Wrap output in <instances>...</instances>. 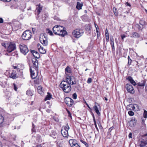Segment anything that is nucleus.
<instances>
[{
	"mask_svg": "<svg viewBox=\"0 0 147 147\" xmlns=\"http://www.w3.org/2000/svg\"><path fill=\"white\" fill-rule=\"evenodd\" d=\"M53 30L55 34L63 37L67 33L65 28L60 26H55L53 27Z\"/></svg>",
	"mask_w": 147,
	"mask_h": 147,
	"instance_id": "obj_1",
	"label": "nucleus"
},
{
	"mask_svg": "<svg viewBox=\"0 0 147 147\" xmlns=\"http://www.w3.org/2000/svg\"><path fill=\"white\" fill-rule=\"evenodd\" d=\"M60 87L62 88L63 92L66 93H68L71 90V87L69 84L65 81H62L60 84Z\"/></svg>",
	"mask_w": 147,
	"mask_h": 147,
	"instance_id": "obj_2",
	"label": "nucleus"
},
{
	"mask_svg": "<svg viewBox=\"0 0 147 147\" xmlns=\"http://www.w3.org/2000/svg\"><path fill=\"white\" fill-rule=\"evenodd\" d=\"M84 32L82 30L80 29H76L74 30L72 32V35L76 38H78L82 35Z\"/></svg>",
	"mask_w": 147,
	"mask_h": 147,
	"instance_id": "obj_3",
	"label": "nucleus"
},
{
	"mask_svg": "<svg viewBox=\"0 0 147 147\" xmlns=\"http://www.w3.org/2000/svg\"><path fill=\"white\" fill-rule=\"evenodd\" d=\"M14 68L13 71H15V74H16V76L18 78L19 76H20L22 72L21 70H22V67L20 64L18 65L17 66H13Z\"/></svg>",
	"mask_w": 147,
	"mask_h": 147,
	"instance_id": "obj_4",
	"label": "nucleus"
},
{
	"mask_svg": "<svg viewBox=\"0 0 147 147\" xmlns=\"http://www.w3.org/2000/svg\"><path fill=\"white\" fill-rule=\"evenodd\" d=\"M32 33L29 30H26L23 33L22 37L24 40H27L30 39L31 37Z\"/></svg>",
	"mask_w": 147,
	"mask_h": 147,
	"instance_id": "obj_5",
	"label": "nucleus"
},
{
	"mask_svg": "<svg viewBox=\"0 0 147 147\" xmlns=\"http://www.w3.org/2000/svg\"><path fill=\"white\" fill-rule=\"evenodd\" d=\"M69 127L68 124L61 130V134L64 137L67 138L68 136V130Z\"/></svg>",
	"mask_w": 147,
	"mask_h": 147,
	"instance_id": "obj_6",
	"label": "nucleus"
},
{
	"mask_svg": "<svg viewBox=\"0 0 147 147\" xmlns=\"http://www.w3.org/2000/svg\"><path fill=\"white\" fill-rule=\"evenodd\" d=\"M19 47L21 53L24 55H26L28 52L29 50L26 45L24 44L20 45Z\"/></svg>",
	"mask_w": 147,
	"mask_h": 147,
	"instance_id": "obj_7",
	"label": "nucleus"
},
{
	"mask_svg": "<svg viewBox=\"0 0 147 147\" xmlns=\"http://www.w3.org/2000/svg\"><path fill=\"white\" fill-rule=\"evenodd\" d=\"M16 49V44L13 42H10L7 47V51L11 53Z\"/></svg>",
	"mask_w": 147,
	"mask_h": 147,
	"instance_id": "obj_8",
	"label": "nucleus"
},
{
	"mask_svg": "<svg viewBox=\"0 0 147 147\" xmlns=\"http://www.w3.org/2000/svg\"><path fill=\"white\" fill-rule=\"evenodd\" d=\"M65 102L67 105L69 107H71L74 103L73 100L68 97H67L65 98Z\"/></svg>",
	"mask_w": 147,
	"mask_h": 147,
	"instance_id": "obj_9",
	"label": "nucleus"
},
{
	"mask_svg": "<svg viewBox=\"0 0 147 147\" xmlns=\"http://www.w3.org/2000/svg\"><path fill=\"white\" fill-rule=\"evenodd\" d=\"M138 144L140 147H144L146 146L147 144V140L142 137L139 139Z\"/></svg>",
	"mask_w": 147,
	"mask_h": 147,
	"instance_id": "obj_10",
	"label": "nucleus"
},
{
	"mask_svg": "<svg viewBox=\"0 0 147 147\" xmlns=\"http://www.w3.org/2000/svg\"><path fill=\"white\" fill-rule=\"evenodd\" d=\"M66 81L65 82H67L70 85L75 84L76 83V82L75 81V79L73 76H70L67 77L66 78Z\"/></svg>",
	"mask_w": 147,
	"mask_h": 147,
	"instance_id": "obj_11",
	"label": "nucleus"
},
{
	"mask_svg": "<svg viewBox=\"0 0 147 147\" xmlns=\"http://www.w3.org/2000/svg\"><path fill=\"white\" fill-rule=\"evenodd\" d=\"M33 65L30 67V68H33L36 72H37L38 71V62L37 59H35L34 61L32 60Z\"/></svg>",
	"mask_w": 147,
	"mask_h": 147,
	"instance_id": "obj_12",
	"label": "nucleus"
},
{
	"mask_svg": "<svg viewBox=\"0 0 147 147\" xmlns=\"http://www.w3.org/2000/svg\"><path fill=\"white\" fill-rule=\"evenodd\" d=\"M125 87L128 92L132 94L134 93V90L133 88L130 84H127L126 85Z\"/></svg>",
	"mask_w": 147,
	"mask_h": 147,
	"instance_id": "obj_13",
	"label": "nucleus"
},
{
	"mask_svg": "<svg viewBox=\"0 0 147 147\" xmlns=\"http://www.w3.org/2000/svg\"><path fill=\"white\" fill-rule=\"evenodd\" d=\"M35 72L36 71L33 68H30V72L31 74V76L32 79H35L36 78L37 76L35 74Z\"/></svg>",
	"mask_w": 147,
	"mask_h": 147,
	"instance_id": "obj_14",
	"label": "nucleus"
},
{
	"mask_svg": "<svg viewBox=\"0 0 147 147\" xmlns=\"http://www.w3.org/2000/svg\"><path fill=\"white\" fill-rule=\"evenodd\" d=\"M37 46L39 51L40 53L42 54H45L46 53L45 49L40 44L38 45Z\"/></svg>",
	"mask_w": 147,
	"mask_h": 147,
	"instance_id": "obj_15",
	"label": "nucleus"
},
{
	"mask_svg": "<svg viewBox=\"0 0 147 147\" xmlns=\"http://www.w3.org/2000/svg\"><path fill=\"white\" fill-rule=\"evenodd\" d=\"M30 51L33 55L36 58L38 59L40 57L39 54L37 52L32 50H30Z\"/></svg>",
	"mask_w": 147,
	"mask_h": 147,
	"instance_id": "obj_16",
	"label": "nucleus"
},
{
	"mask_svg": "<svg viewBox=\"0 0 147 147\" xmlns=\"http://www.w3.org/2000/svg\"><path fill=\"white\" fill-rule=\"evenodd\" d=\"M15 71H12V72L9 76V77L13 79H15L17 78V74H15Z\"/></svg>",
	"mask_w": 147,
	"mask_h": 147,
	"instance_id": "obj_17",
	"label": "nucleus"
},
{
	"mask_svg": "<svg viewBox=\"0 0 147 147\" xmlns=\"http://www.w3.org/2000/svg\"><path fill=\"white\" fill-rule=\"evenodd\" d=\"M69 142L71 146L77 144L76 140H75L73 139L70 140Z\"/></svg>",
	"mask_w": 147,
	"mask_h": 147,
	"instance_id": "obj_18",
	"label": "nucleus"
},
{
	"mask_svg": "<svg viewBox=\"0 0 147 147\" xmlns=\"http://www.w3.org/2000/svg\"><path fill=\"white\" fill-rule=\"evenodd\" d=\"M146 84L145 80H142L140 82L138 83V85L140 86L144 87Z\"/></svg>",
	"mask_w": 147,
	"mask_h": 147,
	"instance_id": "obj_19",
	"label": "nucleus"
},
{
	"mask_svg": "<svg viewBox=\"0 0 147 147\" xmlns=\"http://www.w3.org/2000/svg\"><path fill=\"white\" fill-rule=\"evenodd\" d=\"M110 40L111 41L110 44L112 47V50H114L115 47L114 46V38H113V37H112V38H110Z\"/></svg>",
	"mask_w": 147,
	"mask_h": 147,
	"instance_id": "obj_20",
	"label": "nucleus"
},
{
	"mask_svg": "<svg viewBox=\"0 0 147 147\" xmlns=\"http://www.w3.org/2000/svg\"><path fill=\"white\" fill-rule=\"evenodd\" d=\"M41 43L45 46H46L48 45V42L47 40H44L41 38H39Z\"/></svg>",
	"mask_w": 147,
	"mask_h": 147,
	"instance_id": "obj_21",
	"label": "nucleus"
},
{
	"mask_svg": "<svg viewBox=\"0 0 147 147\" xmlns=\"http://www.w3.org/2000/svg\"><path fill=\"white\" fill-rule=\"evenodd\" d=\"M132 36L131 37H134L135 38H138L140 37V35L137 32H133L132 34Z\"/></svg>",
	"mask_w": 147,
	"mask_h": 147,
	"instance_id": "obj_22",
	"label": "nucleus"
},
{
	"mask_svg": "<svg viewBox=\"0 0 147 147\" xmlns=\"http://www.w3.org/2000/svg\"><path fill=\"white\" fill-rule=\"evenodd\" d=\"M52 98V95L50 93L48 92L47 95L46 96L45 98V100L46 101L48 100H50Z\"/></svg>",
	"mask_w": 147,
	"mask_h": 147,
	"instance_id": "obj_23",
	"label": "nucleus"
},
{
	"mask_svg": "<svg viewBox=\"0 0 147 147\" xmlns=\"http://www.w3.org/2000/svg\"><path fill=\"white\" fill-rule=\"evenodd\" d=\"M82 3H81L79 2H77L76 7L78 10H80L82 9V7L83 6Z\"/></svg>",
	"mask_w": 147,
	"mask_h": 147,
	"instance_id": "obj_24",
	"label": "nucleus"
},
{
	"mask_svg": "<svg viewBox=\"0 0 147 147\" xmlns=\"http://www.w3.org/2000/svg\"><path fill=\"white\" fill-rule=\"evenodd\" d=\"M127 110H133L134 109V104H130L129 105H128L127 107Z\"/></svg>",
	"mask_w": 147,
	"mask_h": 147,
	"instance_id": "obj_25",
	"label": "nucleus"
},
{
	"mask_svg": "<svg viewBox=\"0 0 147 147\" xmlns=\"http://www.w3.org/2000/svg\"><path fill=\"white\" fill-rule=\"evenodd\" d=\"M94 111L98 115H100V113L98 110V109L96 105H95L94 106Z\"/></svg>",
	"mask_w": 147,
	"mask_h": 147,
	"instance_id": "obj_26",
	"label": "nucleus"
},
{
	"mask_svg": "<svg viewBox=\"0 0 147 147\" xmlns=\"http://www.w3.org/2000/svg\"><path fill=\"white\" fill-rule=\"evenodd\" d=\"M134 104V109L133 111H138L139 109V106L136 104Z\"/></svg>",
	"mask_w": 147,
	"mask_h": 147,
	"instance_id": "obj_27",
	"label": "nucleus"
},
{
	"mask_svg": "<svg viewBox=\"0 0 147 147\" xmlns=\"http://www.w3.org/2000/svg\"><path fill=\"white\" fill-rule=\"evenodd\" d=\"M40 38H41L43 40H47L46 34H40Z\"/></svg>",
	"mask_w": 147,
	"mask_h": 147,
	"instance_id": "obj_28",
	"label": "nucleus"
},
{
	"mask_svg": "<svg viewBox=\"0 0 147 147\" xmlns=\"http://www.w3.org/2000/svg\"><path fill=\"white\" fill-rule=\"evenodd\" d=\"M65 72H67L68 73H71V68L67 66L65 69Z\"/></svg>",
	"mask_w": 147,
	"mask_h": 147,
	"instance_id": "obj_29",
	"label": "nucleus"
},
{
	"mask_svg": "<svg viewBox=\"0 0 147 147\" xmlns=\"http://www.w3.org/2000/svg\"><path fill=\"white\" fill-rule=\"evenodd\" d=\"M42 87L41 86H39L37 88V90L38 93L41 94L42 93Z\"/></svg>",
	"mask_w": 147,
	"mask_h": 147,
	"instance_id": "obj_30",
	"label": "nucleus"
},
{
	"mask_svg": "<svg viewBox=\"0 0 147 147\" xmlns=\"http://www.w3.org/2000/svg\"><path fill=\"white\" fill-rule=\"evenodd\" d=\"M136 122L131 120L129 122V125L131 127L134 126L136 125Z\"/></svg>",
	"mask_w": 147,
	"mask_h": 147,
	"instance_id": "obj_31",
	"label": "nucleus"
},
{
	"mask_svg": "<svg viewBox=\"0 0 147 147\" xmlns=\"http://www.w3.org/2000/svg\"><path fill=\"white\" fill-rule=\"evenodd\" d=\"M50 136L54 138H55L57 136V134L55 132H53L50 135Z\"/></svg>",
	"mask_w": 147,
	"mask_h": 147,
	"instance_id": "obj_32",
	"label": "nucleus"
},
{
	"mask_svg": "<svg viewBox=\"0 0 147 147\" xmlns=\"http://www.w3.org/2000/svg\"><path fill=\"white\" fill-rule=\"evenodd\" d=\"M42 10V7L40 6V5L38 6V7L37 8L36 10L37 11V12L38 13V14H39L41 11Z\"/></svg>",
	"mask_w": 147,
	"mask_h": 147,
	"instance_id": "obj_33",
	"label": "nucleus"
},
{
	"mask_svg": "<svg viewBox=\"0 0 147 147\" xmlns=\"http://www.w3.org/2000/svg\"><path fill=\"white\" fill-rule=\"evenodd\" d=\"M26 94L28 96H32L33 95V93L30 90H28L26 91Z\"/></svg>",
	"mask_w": 147,
	"mask_h": 147,
	"instance_id": "obj_34",
	"label": "nucleus"
},
{
	"mask_svg": "<svg viewBox=\"0 0 147 147\" xmlns=\"http://www.w3.org/2000/svg\"><path fill=\"white\" fill-rule=\"evenodd\" d=\"M46 32L48 34H49L51 36L53 35V33L52 31L50 30L49 29H46Z\"/></svg>",
	"mask_w": 147,
	"mask_h": 147,
	"instance_id": "obj_35",
	"label": "nucleus"
},
{
	"mask_svg": "<svg viewBox=\"0 0 147 147\" xmlns=\"http://www.w3.org/2000/svg\"><path fill=\"white\" fill-rule=\"evenodd\" d=\"M139 23L140 25L142 26H144V25H146V22H145L144 20H140V21Z\"/></svg>",
	"mask_w": 147,
	"mask_h": 147,
	"instance_id": "obj_36",
	"label": "nucleus"
},
{
	"mask_svg": "<svg viewBox=\"0 0 147 147\" xmlns=\"http://www.w3.org/2000/svg\"><path fill=\"white\" fill-rule=\"evenodd\" d=\"M113 11L116 16L118 15V13L117 12V9L115 7H113Z\"/></svg>",
	"mask_w": 147,
	"mask_h": 147,
	"instance_id": "obj_37",
	"label": "nucleus"
},
{
	"mask_svg": "<svg viewBox=\"0 0 147 147\" xmlns=\"http://www.w3.org/2000/svg\"><path fill=\"white\" fill-rule=\"evenodd\" d=\"M4 121V118L3 116L0 114V124L3 123Z\"/></svg>",
	"mask_w": 147,
	"mask_h": 147,
	"instance_id": "obj_38",
	"label": "nucleus"
},
{
	"mask_svg": "<svg viewBox=\"0 0 147 147\" xmlns=\"http://www.w3.org/2000/svg\"><path fill=\"white\" fill-rule=\"evenodd\" d=\"M128 114L130 116H132L134 115V112L131 110L130 111L128 112Z\"/></svg>",
	"mask_w": 147,
	"mask_h": 147,
	"instance_id": "obj_39",
	"label": "nucleus"
},
{
	"mask_svg": "<svg viewBox=\"0 0 147 147\" xmlns=\"http://www.w3.org/2000/svg\"><path fill=\"white\" fill-rule=\"evenodd\" d=\"M147 111L146 110H144V113H143V117L144 118H147Z\"/></svg>",
	"mask_w": 147,
	"mask_h": 147,
	"instance_id": "obj_40",
	"label": "nucleus"
},
{
	"mask_svg": "<svg viewBox=\"0 0 147 147\" xmlns=\"http://www.w3.org/2000/svg\"><path fill=\"white\" fill-rule=\"evenodd\" d=\"M80 141L82 143H83L84 144H85V145L86 146V147H87L88 146V144L86 142L82 140H81Z\"/></svg>",
	"mask_w": 147,
	"mask_h": 147,
	"instance_id": "obj_41",
	"label": "nucleus"
},
{
	"mask_svg": "<svg viewBox=\"0 0 147 147\" xmlns=\"http://www.w3.org/2000/svg\"><path fill=\"white\" fill-rule=\"evenodd\" d=\"M136 27L139 30H141L143 28V27H141L139 24H136Z\"/></svg>",
	"mask_w": 147,
	"mask_h": 147,
	"instance_id": "obj_42",
	"label": "nucleus"
},
{
	"mask_svg": "<svg viewBox=\"0 0 147 147\" xmlns=\"http://www.w3.org/2000/svg\"><path fill=\"white\" fill-rule=\"evenodd\" d=\"M142 137L145 139L147 141V134H145L142 136Z\"/></svg>",
	"mask_w": 147,
	"mask_h": 147,
	"instance_id": "obj_43",
	"label": "nucleus"
},
{
	"mask_svg": "<svg viewBox=\"0 0 147 147\" xmlns=\"http://www.w3.org/2000/svg\"><path fill=\"white\" fill-rule=\"evenodd\" d=\"M130 82L134 86H135L136 84V83L133 79Z\"/></svg>",
	"mask_w": 147,
	"mask_h": 147,
	"instance_id": "obj_44",
	"label": "nucleus"
},
{
	"mask_svg": "<svg viewBox=\"0 0 147 147\" xmlns=\"http://www.w3.org/2000/svg\"><path fill=\"white\" fill-rule=\"evenodd\" d=\"M130 82L134 86H135L136 84V83L133 79Z\"/></svg>",
	"mask_w": 147,
	"mask_h": 147,
	"instance_id": "obj_45",
	"label": "nucleus"
},
{
	"mask_svg": "<svg viewBox=\"0 0 147 147\" xmlns=\"http://www.w3.org/2000/svg\"><path fill=\"white\" fill-rule=\"evenodd\" d=\"M130 82L134 86H135L136 84V83L133 79Z\"/></svg>",
	"mask_w": 147,
	"mask_h": 147,
	"instance_id": "obj_46",
	"label": "nucleus"
},
{
	"mask_svg": "<svg viewBox=\"0 0 147 147\" xmlns=\"http://www.w3.org/2000/svg\"><path fill=\"white\" fill-rule=\"evenodd\" d=\"M130 82L134 86H135L136 84V83L133 79Z\"/></svg>",
	"mask_w": 147,
	"mask_h": 147,
	"instance_id": "obj_47",
	"label": "nucleus"
},
{
	"mask_svg": "<svg viewBox=\"0 0 147 147\" xmlns=\"http://www.w3.org/2000/svg\"><path fill=\"white\" fill-rule=\"evenodd\" d=\"M73 98L75 99L77 98V95L76 93H74L72 95Z\"/></svg>",
	"mask_w": 147,
	"mask_h": 147,
	"instance_id": "obj_48",
	"label": "nucleus"
},
{
	"mask_svg": "<svg viewBox=\"0 0 147 147\" xmlns=\"http://www.w3.org/2000/svg\"><path fill=\"white\" fill-rule=\"evenodd\" d=\"M92 79L91 78H89L87 80V82L88 83H90L92 82Z\"/></svg>",
	"mask_w": 147,
	"mask_h": 147,
	"instance_id": "obj_49",
	"label": "nucleus"
},
{
	"mask_svg": "<svg viewBox=\"0 0 147 147\" xmlns=\"http://www.w3.org/2000/svg\"><path fill=\"white\" fill-rule=\"evenodd\" d=\"M132 62V60L131 59H129L128 60V64L129 65H130L131 64Z\"/></svg>",
	"mask_w": 147,
	"mask_h": 147,
	"instance_id": "obj_50",
	"label": "nucleus"
},
{
	"mask_svg": "<svg viewBox=\"0 0 147 147\" xmlns=\"http://www.w3.org/2000/svg\"><path fill=\"white\" fill-rule=\"evenodd\" d=\"M127 79L129 80V81H131L132 79V78L131 76H129Z\"/></svg>",
	"mask_w": 147,
	"mask_h": 147,
	"instance_id": "obj_51",
	"label": "nucleus"
},
{
	"mask_svg": "<svg viewBox=\"0 0 147 147\" xmlns=\"http://www.w3.org/2000/svg\"><path fill=\"white\" fill-rule=\"evenodd\" d=\"M72 147H80V146L77 143L75 145L72 146Z\"/></svg>",
	"mask_w": 147,
	"mask_h": 147,
	"instance_id": "obj_52",
	"label": "nucleus"
},
{
	"mask_svg": "<svg viewBox=\"0 0 147 147\" xmlns=\"http://www.w3.org/2000/svg\"><path fill=\"white\" fill-rule=\"evenodd\" d=\"M126 37V36L125 35V34H123V35H121V38L122 40H123L124 38Z\"/></svg>",
	"mask_w": 147,
	"mask_h": 147,
	"instance_id": "obj_53",
	"label": "nucleus"
},
{
	"mask_svg": "<svg viewBox=\"0 0 147 147\" xmlns=\"http://www.w3.org/2000/svg\"><path fill=\"white\" fill-rule=\"evenodd\" d=\"M131 120L132 121H134L136 122V121H137V120L136 119V118L134 117H132V118Z\"/></svg>",
	"mask_w": 147,
	"mask_h": 147,
	"instance_id": "obj_54",
	"label": "nucleus"
},
{
	"mask_svg": "<svg viewBox=\"0 0 147 147\" xmlns=\"http://www.w3.org/2000/svg\"><path fill=\"white\" fill-rule=\"evenodd\" d=\"M13 86H14V89L15 91H16L17 90V88L16 87V85L14 84H13Z\"/></svg>",
	"mask_w": 147,
	"mask_h": 147,
	"instance_id": "obj_55",
	"label": "nucleus"
},
{
	"mask_svg": "<svg viewBox=\"0 0 147 147\" xmlns=\"http://www.w3.org/2000/svg\"><path fill=\"white\" fill-rule=\"evenodd\" d=\"M93 121H94V124H96V120L94 116H93Z\"/></svg>",
	"mask_w": 147,
	"mask_h": 147,
	"instance_id": "obj_56",
	"label": "nucleus"
},
{
	"mask_svg": "<svg viewBox=\"0 0 147 147\" xmlns=\"http://www.w3.org/2000/svg\"><path fill=\"white\" fill-rule=\"evenodd\" d=\"M3 19L1 18H0V23H3Z\"/></svg>",
	"mask_w": 147,
	"mask_h": 147,
	"instance_id": "obj_57",
	"label": "nucleus"
},
{
	"mask_svg": "<svg viewBox=\"0 0 147 147\" xmlns=\"http://www.w3.org/2000/svg\"><path fill=\"white\" fill-rule=\"evenodd\" d=\"M94 25H95V27L96 28V30H97V29H99V28H98V26H97V25L96 24H95Z\"/></svg>",
	"mask_w": 147,
	"mask_h": 147,
	"instance_id": "obj_58",
	"label": "nucleus"
},
{
	"mask_svg": "<svg viewBox=\"0 0 147 147\" xmlns=\"http://www.w3.org/2000/svg\"><path fill=\"white\" fill-rule=\"evenodd\" d=\"M32 125L33 128L32 129V132H34V124L32 123Z\"/></svg>",
	"mask_w": 147,
	"mask_h": 147,
	"instance_id": "obj_59",
	"label": "nucleus"
},
{
	"mask_svg": "<svg viewBox=\"0 0 147 147\" xmlns=\"http://www.w3.org/2000/svg\"><path fill=\"white\" fill-rule=\"evenodd\" d=\"M2 45L4 47H5V48H6V44L5 43H2Z\"/></svg>",
	"mask_w": 147,
	"mask_h": 147,
	"instance_id": "obj_60",
	"label": "nucleus"
},
{
	"mask_svg": "<svg viewBox=\"0 0 147 147\" xmlns=\"http://www.w3.org/2000/svg\"><path fill=\"white\" fill-rule=\"evenodd\" d=\"M129 138H132V134L131 133H130L129 135Z\"/></svg>",
	"mask_w": 147,
	"mask_h": 147,
	"instance_id": "obj_61",
	"label": "nucleus"
},
{
	"mask_svg": "<svg viewBox=\"0 0 147 147\" xmlns=\"http://www.w3.org/2000/svg\"><path fill=\"white\" fill-rule=\"evenodd\" d=\"M106 36V39H109V34H107V35L106 34L105 35Z\"/></svg>",
	"mask_w": 147,
	"mask_h": 147,
	"instance_id": "obj_62",
	"label": "nucleus"
},
{
	"mask_svg": "<svg viewBox=\"0 0 147 147\" xmlns=\"http://www.w3.org/2000/svg\"><path fill=\"white\" fill-rule=\"evenodd\" d=\"M105 35H106V34L107 35V34H109V33H108V30H107V29H106L105 30Z\"/></svg>",
	"mask_w": 147,
	"mask_h": 147,
	"instance_id": "obj_63",
	"label": "nucleus"
},
{
	"mask_svg": "<svg viewBox=\"0 0 147 147\" xmlns=\"http://www.w3.org/2000/svg\"><path fill=\"white\" fill-rule=\"evenodd\" d=\"M100 34V33H97V38H98L99 37Z\"/></svg>",
	"mask_w": 147,
	"mask_h": 147,
	"instance_id": "obj_64",
	"label": "nucleus"
}]
</instances>
